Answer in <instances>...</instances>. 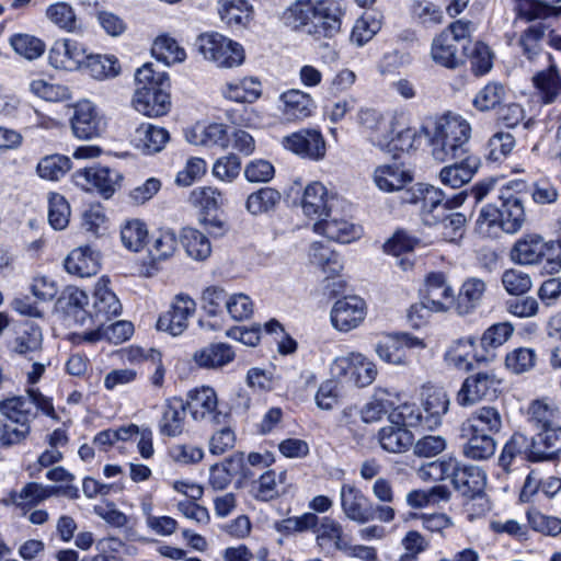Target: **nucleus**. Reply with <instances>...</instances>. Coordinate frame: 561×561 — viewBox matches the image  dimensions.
I'll return each mask as SVG.
<instances>
[{
  "instance_id": "25",
  "label": "nucleus",
  "mask_w": 561,
  "mask_h": 561,
  "mask_svg": "<svg viewBox=\"0 0 561 561\" xmlns=\"http://www.w3.org/2000/svg\"><path fill=\"white\" fill-rule=\"evenodd\" d=\"M530 440L533 445L531 462L553 460L561 451V426L554 425L545 428Z\"/></svg>"
},
{
  "instance_id": "49",
  "label": "nucleus",
  "mask_w": 561,
  "mask_h": 561,
  "mask_svg": "<svg viewBox=\"0 0 561 561\" xmlns=\"http://www.w3.org/2000/svg\"><path fill=\"white\" fill-rule=\"evenodd\" d=\"M547 31L546 24L538 22L529 25L523 31L518 38V46L522 54L529 60L534 61L542 51L541 41Z\"/></svg>"
},
{
  "instance_id": "27",
  "label": "nucleus",
  "mask_w": 561,
  "mask_h": 561,
  "mask_svg": "<svg viewBox=\"0 0 561 561\" xmlns=\"http://www.w3.org/2000/svg\"><path fill=\"white\" fill-rule=\"evenodd\" d=\"M503 421L499 410L494 407H481L471 413L462 423L461 431L482 433L493 436L502 430Z\"/></svg>"
},
{
  "instance_id": "62",
  "label": "nucleus",
  "mask_w": 561,
  "mask_h": 561,
  "mask_svg": "<svg viewBox=\"0 0 561 561\" xmlns=\"http://www.w3.org/2000/svg\"><path fill=\"white\" fill-rule=\"evenodd\" d=\"M391 424L400 425L404 428L414 427L424 424V414L414 403H402L396 407L389 414Z\"/></svg>"
},
{
  "instance_id": "37",
  "label": "nucleus",
  "mask_w": 561,
  "mask_h": 561,
  "mask_svg": "<svg viewBox=\"0 0 561 561\" xmlns=\"http://www.w3.org/2000/svg\"><path fill=\"white\" fill-rule=\"evenodd\" d=\"M459 159L460 162L444 167L439 173L442 183L453 188H458L468 183L479 167V159L474 156Z\"/></svg>"
},
{
  "instance_id": "16",
  "label": "nucleus",
  "mask_w": 561,
  "mask_h": 561,
  "mask_svg": "<svg viewBox=\"0 0 561 561\" xmlns=\"http://www.w3.org/2000/svg\"><path fill=\"white\" fill-rule=\"evenodd\" d=\"M366 304L357 296L339 299L331 310V321L335 329L348 332L365 319Z\"/></svg>"
},
{
  "instance_id": "28",
  "label": "nucleus",
  "mask_w": 561,
  "mask_h": 561,
  "mask_svg": "<svg viewBox=\"0 0 561 561\" xmlns=\"http://www.w3.org/2000/svg\"><path fill=\"white\" fill-rule=\"evenodd\" d=\"M435 312L446 311L455 302L454 290L443 273H431L426 278V295L423 298Z\"/></svg>"
},
{
  "instance_id": "23",
  "label": "nucleus",
  "mask_w": 561,
  "mask_h": 561,
  "mask_svg": "<svg viewBox=\"0 0 561 561\" xmlns=\"http://www.w3.org/2000/svg\"><path fill=\"white\" fill-rule=\"evenodd\" d=\"M313 230L325 236L328 239L350 243L358 239L362 234V228L345 219L336 216V210L331 216L320 219L313 225Z\"/></svg>"
},
{
  "instance_id": "33",
  "label": "nucleus",
  "mask_w": 561,
  "mask_h": 561,
  "mask_svg": "<svg viewBox=\"0 0 561 561\" xmlns=\"http://www.w3.org/2000/svg\"><path fill=\"white\" fill-rule=\"evenodd\" d=\"M186 415V405L181 398L168 399L163 405L162 416L159 421L160 433L164 436L175 437L183 433Z\"/></svg>"
},
{
  "instance_id": "54",
  "label": "nucleus",
  "mask_w": 561,
  "mask_h": 561,
  "mask_svg": "<svg viewBox=\"0 0 561 561\" xmlns=\"http://www.w3.org/2000/svg\"><path fill=\"white\" fill-rule=\"evenodd\" d=\"M313 14V1L298 0L285 10L283 21L287 26L298 30L308 24L312 25Z\"/></svg>"
},
{
  "instance_id": "60",
  "label": "nucleus",
  "mask_w": 561,
  "mask_h": 561,
  "mask_svg": "<svg viewBox=\"0 0 561 561\" xmlns=\"http://www.w3.org/2000/svg\"><path fill=\"white\" fill-rule=\"evenodd\" d=\"M14 51L26 59H36L45 50V44L37 37L28 34H15L10 38Z\"/></svg>"
},
{
  "instance_id": "56",
  "label": "nucleus",
  "mask_w": 561,
  "mask_h": 561,
  "mask_svg": "<svg viewBox=\"0 0 561 561\" xmlns=\"http://www.w3.org/2000/svg\"><path fill=\"white\" fill-rule=\"evenodd\" d=\"M438 228L442 237L449 242H457L462 238L466 226V216L460 213L446 211L442 218L433 224Z\"/></svg>"
},
{
  "instance_id": "7",
  "label": "nucleus",
  "mask_w": 561,
  "mask_h": 561,
  "mask_svg": "<svg viewBox=\"0 0 561 561\" xmlns=\"http://www.w3.org/2000/svg\"><path fill=\"white\" fill-rule=\"evenodd\" d=\"M334 377L348 376L356 387L364 388L374 382L378 370L374 362L360 353H351L347 356L336 357L331 365Z\"/></svg>"
},
{
  "instance_id": "29",
  "label": "nucleus",
  "mask_w": 561,
  "mask_h": 561,
  "mask_svg": "<svg viewBox=\"0 0 561 561\" xmlns=\"http://www.w3.org/2000/svg\"><path fill=\"white\" fill-rule=\"evenodd\" d=\"M65 268L68 273L80 277L95 275L100 268V253L90 245L79 247L66 257Z\"/></svg>"
},
{
  "instance_id": "36",
  "label": "nucleus",
  "mask_w": 561,
  "mask_h": 561,
  "mask_svg": "<svg viewBox=\"0 0 561 561\" xmlns=\"http://www.w3.org/2000/svg\"><path fill=\"white\" fill-rule=\"evenodd\" d=\"M486 290V284L478 277L467 278L459 290L456 299V310L460 316L472 313L481 306Z\"/></svg>"
},
{
  "instance_id": "64",
  "label": "nucleus",
  "mask_w": 561,
  "mask_h": 561,
  "mask_svg": "<svg viewBox=\"0 0 561 561\" xmlns=\"http://www.w3.org/2000/svg\"><path fill=\"white\" fill-rule=\"evenodd\" d=\"M501 280L505 290L515 296L526 294L533 286L529 274L516 268L504 271Z\"/></svg>"
},
{
  "instance_id": "35",
  "label": "nucleus",
  "mask_w": 561,
  "mask_h": 561,
  "mask_svg": "<svg viewBox=\"0 0 561 561\" xmlns=\"http://www.w3.org/2000/svg\"><path fill=\"white\" fill-rule=\"evenodd\" d=\"M533 445L530 438L517 432L505 443L499 457V466L505 472L512 471V465L515 460L522 459L530 461Z\"/></svg>"
},
{
  "instance_id": "6",
  "label": "nucleus",
  "mask_w": 561,
  "mask_h": 561,
  "mask_svg": "<svg viewBox=\"0 0 561 561\" xmlns=\"http://www.w3.org/2000/svg\"><path fill=\"white\" fill-rule=\"evenodd\" d=\"M196 45L205 59L218 67L232 68L244 60L242 46L219 33H206L198 36Z\"/></svg>"
},
{
  "instance_id": "19",
  "label": "nucleus",
  "mask_w": 561,
  "mask_h": 561,
  "mask_svg": "<svg viewBox=\"0 0 561 561\" xmlns=\"http://www.w3.org/2000/svg\"><path fill=\"white\" fill-rule=\"evenodd\" d=\"M87 51L72 39L56 41L49 49V64L56 69L72 71L85 62Z\"/></svg>"
},
{
  "instance_id": "13",
  "label": "nucleus",
  "mask_w": 561,
  "mask_h": 561,
  "mask_svg": "<svg viewBox=\"0 0 561 561\" xmlns=\"http://www.w3.org/2000/svg\"><path fill=\"white\" fill-rule=\"evenodd\" d=\"M339 203L336 195L330 193L321 182H312L304 191L301 208L306 216L323 219L335 211Z\"/></svg>"
},
{
  "instance_id": "31",
  "label": "nucleus",
  "mask_w": 561,
  "mask_h": 561,
  "mask_svg": "<svg viewBox=\"0 0 561 561\" xmlns=\"http://www.w3.org/2000/svg\"><path fill=\"white\" fill-rule=\"evenodd\" d=\"M309 262L318 268L325 278L337 276L344 265L341 255L322 242H313L309 249Z\"/></svg>"
},
{
  "instance_id": "38",
  "label": "nucleus",
  "mask_w": 561,
  "mask_h": 561,
  "mask_svg": "<svg viewBox=\"0 0 561 561\" xmlns=\"http://www.w3.org/2000/svg\"><path fill=\"white\" fill-rule=\"evenodd\" d=\"M43 334L38 325L26 322L11 343V351L33 359L42 351Z\"/></svg>"
},
{
  "instance_id": "11",
  "label": "nucleus",
  "mask_w": 561,
  "mask_h": 561,
  "mask_svg": "<svg viewBox=\"0 0 561 561\" xmlns=\"http://www.w3.org/2000/svg\"><path fill=\"white\" fill-rule=\"evenodd\" d=\"M185 405L195 421L220 424L227 417L226 413L218 410L217 394L210 387H202L190 391Z\"/></svg>"
},
{
  "instance_id": "45",
  "label": "nucleus",
  "mask_w": 561,
  "mask_h": 561,
  "mask_svg": "<svg viewBox=\"0 0 561 561\" xmlns=\"http://www.w3.org/2000/svg\"><path fill=\"white\" fill-rule=\"evenodd\" d=\"M195 363L205 368L222 367L234 358V352L226 343H213L197 352L193 356Z\"/></svg>"
},
{
  "instance_id": "39",
  "label": "nucleus",
  "mask_w": 561,
  "mask_h": 561,
  "mask_svg": "<svg viewBox=\"0 0 561 561\" xmlns=\"http://www.w3.org/2000/svg\"><path fill=\"white\" fill-rule=\"evenodd\" d=\"M317 545L325 550L328 547L333 546L336 550L346 551L348 542L345 540L343 527L336 519L324 516L316 530Z\"/></svg>"
},
{
  "instance_id": "50",
  "label": "nucleus",
  "mask_w": 561,
  "mask_h": 561,
  "mask_svg": "<svg viewBox=\"0 0 561 561\" xmlns=\"http://www.w3.org/2000/svg\"><path fill=\"white\" fill-rule=\"evenodd\" d=\"M375 352L381 360L388 364L400 366L409 364L408 355L402 350L397 334H388L378 340L375 344Z\"/></svg>"
},
{
  "instance_id": "59",
  "label": "nucleus",
  "mask_w": 561,
  "mask_h": 561,
  "mask_svg": "<svg viewBox=\"0 0 561 561\" xmlns=\"http://www.w3.org/2000/svg\"><path fill=\"white\" fill-rule=\"evenodd\" d=\"M148 231L146 225L138 220H128L121 230V239L124 247L130 251H140L146 242Z\"/></svg>"
},
{
  "instance_id": "57",
  "label": "nucleus",
  "mask_w": 561,
  "mask_h": 561,
  "mask_svg": "<svg viewBox=\"0 0 561 561\" xmlns=\"http://www.w3.org/2000/svg\"><path fill=\"white\" fill-rule=\"evenodd\" d=\"M84 64L90 75L98 80L116 77L121 70L114 56L87 55Z\"/></svg>"
},
{
  "instance_id": "53",
  "label": "nucleus",
  "mask_w": 561,
  "mask_h": 561,
  "mask_svg": "<svg viewBox=\"0 0 561 561\" xmlns=\"http://www.w3.org/2000/svg\"><path fill=\"white\" fill-rule=\"evenodd\" d=\"M506 98V89L500 82H489L474 96L473 106L481 111L488 112L499 108Z\"/></svg>"
},
{
  "instance_id": "32",
  "label": "nucleus",
  "mask_w": 561,
  "mask_h": 561,
  "mask_svg": "<svg viewBox=\"0 0 561 561\" xmlns=\"http://www.w3.org/2000/svg\"><path fill=\"white\" fill-rule=\"evenodd\" d=\"M283 115L287 121H302L312 115L316 104L310 94L291 89L280 94Z\"/></svg>"
},
{
  "instance_id": "20",
  "label": "nucleus",
  "mask_w": 561,
  "mask_h": 561,
  "mask_svg": "<svg viewBox=\"0 0 561 561\" xmlns=\"http://www.w3.org/2000/svg\"><path fill=\"white\" fill-rule=\"evenodd\" d=\"M549 65L547 69L537 71L531 82L535 94L545 104L554 103L561 95V72L551 54H547Z\"/></svg>"
},
{
  "instance_id": "3",
  "label": "nucleus",
  "mask_w": 561,
  "mask_h": 561,
  "mask_svg": "<svg viewBox=\"0 0 561 561\" xmlns=\"http://www.w3.org/2000/svg\"><path fill=\"white\" fill-rule=\"evenodd\" d=\"M510 259L518 265H537L545 261V271L557 273L561 268V241H545L539 234H526L514 243Z\"/></svg>"
},
{
  "instance_id": "51",
  "label": "nucleus",
  "mask_w": 561,
  "mask_h": 561,
  "mask_svg": "<svg viewBox=\"0 0 561 561\" xmlns=\"http://www.w3.org/2000/svg\"><path fill=\"white\" fill-rule=\"evenodd\" d=\"M152 55L157 60L162 61L164 65L170 66L175 62H182L186 58V54L178 42L168 36H158L151 48Z\"/></svg>"
},
{
  "instance_id": "30",
  "label": "nucleus",
  "mask_w": 561,
  "mask_h": 561,
  "mask_svg": "<svg viewBox=\"0 0 561 561\" xmlns=\"http://www.w3.org/2000/svg\"><path fill=\"white\" fill-rule=\"evenodd\" d=\"M169 131L152 124H141L136 128L131 144L145 154L160 152L169 141Z\"/></svg>"
},
{
  "instance_id": "22",
  "label": "nucleus",
  "mask_w": 561,
  "mask_h": 561,
  "mask_svg": "<svg viewBox=\"0 0 561 561\" xmlns=\"http://www.w3.org/2000/svg\"><path fill=\"white\" fill-rule=\"evenodd\" d=\"M341 508L350 520L366 524L371 520L370 502L353 484L344 483L340 491Z\"/></svg>"
},
{
  "instance_id": "1",
  "label": "nucleus",
  "mask_w": 561,
  "mask_h": 561,
  "mask_svg": "<svg viewBox=\"0 0 561 561\" xmlns=\"http://www.w3.org/2000/svg\"><path fill=\"white\" fill-rule=\"evenodd\" d=\"M430 137L432 156L439 162L468 157L471 127L459 116H442L433 122V128H424Z\"/></svg>"
},
{
  "instance_id": "8",
  "label": "nucleus",
  "mask_w": 561,
  "mask_h": 561,
  "mask_svg": "<svg viewBox=\"0 0 561 561\" xmlns=\"http://www.w3.org/2000/svg\"><path fill=\"white\" fill-rule=\"evenodd\" d=\"M75 182L85 191L96 190L104 198H110L121 186L122 174L108 167L92 165L78 170Z\"/></svg>"
},
{
  "instance_id": "14",
  "label": "nucleus",
  "mask_w": 561,
  "mask_h": 561,
  "mask_svg": "<svg viewBox=\"0 0 561 561\" xmlns=\"http://www.w3.org/2000/svg\"><path fill=\"white\" fill-rule=\"evenodd\" d=\"M284 146L294 153L310 160H321L325 156V141L318 129L306 128L284 137Z\"/></svg>"
},
{
  "instance_id": "10",
  "label": "nucleus",
  "mask_w": 561,
  "mask_h": 561,
  "mask_svg": "<svg viewBox=\"0 0 561 561\" xmlns=\"http://www.w3.org/2000/svg\"><path fill=\"white\" fill-rule=\"evenodd\" d=\"M105 128L106 121L93 103L84 100L76 104L71 117V129L77 138L82 140L94 139L100 137Z\"/></svg>"
},
{
  "instance_id": "63",
  "label": "nucleus",
  "mask_w": 561,
  "mask_h": 561,
  "mask_svg": "<svg viewBox=\"0 0 561 561\" xmlns=\"http://www.w3.org/2000/svg\"><path fill=\"white\" fill-rule=\"evenodd\" d=\"M178 245L176 236L171 230H161L152 238L149 253L152 260H167L173 255Z\"/></svg>"
},
{
  "instance_id": "21",
  "label": "nucleus",
  "mask_w": 561,
  "mask_h": 561,
  "mask_svg": "<svg viewBox=\"0 0 561 561\" xmlns=\"http://www.w3.org/2000/svg\"><path fill=\"white\" fill-rule=\"evenodd\" d=\"M358 122L368 133L371 144L379 147L388 145V134H394L397 117L387 118L374 108H364L358 113Z\"/></svg>"
},
{
  "instance_id": "48",
  "label": "nucleus",
  "mask_w": 561,
  "mask_h": 561,
  "mask_svg": "<svg viewBox=\"0 0 561 561\" xmlns=\"http://www.w3.org/2000/svg\"><path fill=\"white\" fill-rule=\"evenodd\" d=\"M181 241L187 255L196 261L206 260L211 253V245L208 238L195 228H184Z\"/></svg>"
},
{
  "instance_id": "47",
  "label": "nucleus",
  "mask_w": 561,
  "mask_h": 561,
  "mask_svg": "<svg viewBox=\"0 0 561 561\" xmlns=\"http://www.w3.org/2000/svg\"><path fill=\"white\" fill-rule=\"evenodd\" d=\"M224 95L234 102L252 103L261 95V84L253 78L228 82Z\"/></svg>"
},
{
  "instance_id": "15",
  "label": "nucleus",
  "mask_w": 561,
  "mask_h": 561,
  "mask_svg": "<svg viewBox=\"0 0 561 561\" xmlns=\"http://www.w3.org/2000/svg\"><path fill=\"white\" fill-rule=\"evenodd\" d=\"M450 480L455 490L462 496L474 499L483 492L486 478L478 466L454 460Z\"/></svg>"
},
{
  "instance_id": "40",
  "label": "nucleus",
  "mask_w": 561,
  "mask_h": 561,
  "mask_svg": "<svg viewBox=\"0 0 561 561\" xmlns=\"http://www.w3.org/2000/svg\"><path fill=\"white\" fill-rule=\"evenodd\" d=\"M561 0H516L517 16L526 22L549 16H560Z\"/></svg>"
},
{
  "instance_id": "43",
  "label": "nucleus",
  "mask_w": 561,
  "mask_h": 561,
  "mask_svg": "<svg viewBox=\"0 0 561 561\" xmlns=\"http://www.w3.org/2000/svg\"><path fill=\"white\" fill-rule=\"evenodd\" d=\"M458 44L449 33H440L432 44L433 59L447 68H457L462 62L463 51L459 54Z\"/></svg>"
},
{
  "instance_id": "34",
  "label": "nucleus",
  "mask_w": 561,
  "mask_h": 561,
  "mask_svg": "<svg viewBox=\"0 0 561 561\" xmlns=\"http://www.w3.org/2000/svg\"><path fill=\"white\" fill-rule=\"evenodd\" d=\"M87 305L88 296L83 290L77 287H68L58 298L56 307L58 310L62 311L69 320L83 325L88 319V312L84 309Z\"/></svg>"
},
{
  "instance_id": "2",
  "label": "nucleus",
  "mask_w": 561,
  "mask_h": 561,
  "mask_svg": "<svg viewBox=\"0 0 561 561\" xmlns=\"http://www.w3.org/2000/svg\"><path fill=\"white\" fill-rule=\"evenodd\" d=\"M137 84L133 105L139 113L158 117L165 115L171 106L170 95L165 91L169 78L165 72H157L151 64H145L135 73Z\"/></svg>"
},
{
  "instance_id": "18",
  "label": "nucleus",
  "mask_w": 561,
  "mask_h": 561,
  "mask_svg": "<svg viewBox=\"0 0 561 561\" xmlns=\"http://www.w3.org/2000/svg\"><path fill=\"white\" fill-rule=\"evenodd\" d=\"M108 284L110 280L102 277L94 289V312L90 318L99 327H104L107 321L122 312V305L116 295L108 288Z\"/></svg>"
},
{
  "instance_id": "9",
  "label": "nucleus",
  "mask_w": 561,
  "mask_h": 561,
  "mask_svg": "<svg viewBox=\"0 0 561 561\" xmlns=\"http://www.w3.org/2000/svg\"><path fill=\"white\" fill-rule=\"evenodd\" d=\"M501 379L493 370L479 371L468 376L457 393V402L460 405L472 404L481 399L496 397L500 390Z\"/></svg>"
},
{
  "instance_id": "26",
  "label": "nucleus",
  "mask_w": 561,
  "mask_h": 561,
  "mask_svg": "<svg viewBox=\"0 0 561 561\" xmlns=\"http://www.w3.org/2000/svg\"><path fill=\"white\" fill-rule=\"evenodd\" d=\"M499 198L501 201L502 231L516 233L525 222L523 202L512 193L511 188L503 190Z\"/></svg>"
},
{
  "instance_id": "61",
  "label": "nucleus",
  "mask_w": 561,
  "mask_h": 561,
  "mask_svg": "<svg viewBox=\"0 0 561 561\" xmlns=\"http://www.w3.org/2000/svg\"><path fill=\"white\" fill-rule=\"evenodd\" d=\"M222 21L229 25H243L250 19V8L244 0H225L219 9Z\"/></svg>"
},
{
  "instance_id": "17",
  "label": "nucleus",
  "mask_w": 561,
  "mask_h": 561,
  "mask_svg": "<svg viewBox=\"0 0 561 561\" xmlns=\"http://www.w3.org/2000/svg\"><path fill=\"white\" fill-rule=\"evenodd\" d=\"M313 33H323L325 37H332L341 28L343 15L342 2L340 0H319L313 2ZM312 33L311 30H308Z\"/></svg>"
},
{
  "instance_id": "46",
  "label": "nucleus",
  "mask_w": 561,
  "mask_h": 561,
  "mask_svg": "<svg viewBox=\"0 0 561 561\" xmlns=\"http://www.w3.org/2000/svg\"><path fill=\"white\" fill-rule=\"evenodd\" d=\"M380 446L389 453H403L413 445V434L400 425L385 426L378 434Z\"/></svg>"
},
{
  "instance_id": "58",
  "label": "nucleus",
  "mask_w": 561,
  "mask_h": 561,
  "mask_svg": "<svg viewBox=\"0 0 561 561\" xmlns=\"http://www.w3.org/2000/svg\"><path fill=\"white\" fill-rule=\"evenodd\" d=\"M70 159L66 156H47L38 162L37 173L43 179L57 181L70 170Z\"/></svg>"
},
{
  "instance_id": "5",
  "label": "nucleus",
  "mask_w": 561,
  "mask_h": 561,
  "mask_svg": "<svg viewBox=\"0 0 561 561\" xmlns=\"http://www.w3.org/2000/svg\"><path fill=\"white\" fill-rule=\"evenodd\" d=\"M402 199L407 203L420 204L423 222L425 225H433L451 207L462 205L466 199V193L460 192L453 199L444 202V194L439 188L432 185L417 184L407 191V196L402 197Z\"/></svg>"
},
{
  "instance_id": "4",
  "label": "nucleus",
  "mask_w": 561,
  "mask_h": 561,
  "mask_svg": "<svg viewBox=\"0 0 561 561\" xmlns=\"http://www.w3.org/2000/svg\"><path fill=\"white\" fill-rule=\"evenodd\" d=\"M38 411L51 419H57L50 398L36 388L27 389L25 396H13L0 401V413L3 417L24 426H31Z\"/></svg>"
},
{
  "instance_id": "12",
  "label": "nucleus",
  "mask_w": 561,
  "mask_h": 561,
  "mask_svg": "<svg viewBox=\"0 0 561 561\" xmlns=\"http://www.w3.org/2000/svg\"><path fill=\"white\" fill-rule=\"evenodd\" d=\"M196 310V302L186 294L175 296L170 309L157 321V329L173 336L182 334L188 324V319Z\"/></svg>"
},
{
  "instance_id": "41",
  "label": "nucleus",
  "mask_w": 561,
  "mask_h": 561,
  "mask_svg": "<svg viewBox=\"0 0 561 561\" xmlns=\"http://www.w3.org/2000/svg\"><path fill=\"white\" fill-rule=\"evenodd\" d=\"M243 468V453H234L209 469V484L214 490H224Z\"/></svg>"
},
{
  "instance_id": "42",
  "label": "nucleus",
  "mask_w": 561,
  "mask_h": 561,
  "mask_svg": "<svg viewBox=\"0 0 561 561\" xmlns=\"http://www.w3.org/2000/svg\"><path fill=\"white\" fill-rule=\"evenodd\" d=\"M374 180L376 185L386 192L402 190L405 184L412 182V174L401 165L385 164L375 170Z\"/></svg>"
},
{
  "instance_id": "55",
  "label": "nucleus",
  "mask_w": 561,
  "mask_h": 561,
  "mask_svg": "<svg viewBox=\"0 0 561 561\" xmlns=\"http://www.w3.org/2000/svg\"><path fill=\"white\" fill-rule=\"evenodd\" d=\"M279 201L278 191L272 187H262L248 196L245 207L252 215H260L274 209Z\"/></svg>"
},
{
  "instance_id": "44",
  "label": "nucleus",
  "mask_w": 561,
  "mask_h": 561,
  "mask_svg": "<svg viewBox=\"0 0 561 561\" xmlns=\"http://www.w3.org/2000/svg\"><path fill=\"white\" fill-rule=\"evenodd\" d=\"M462 438H466L462 450L467 458L484 460L492 457L496 449L493 436L482 433H469L461 431Z\"/></svg>"
},
{
  "instance_id": "52",
  "label": "nucleus",
  "mask_w": 561,
  "mask_h": 561,
  "mask_svg": "<svg viewBox=\"0 0 561 561\" xmlns=\"http://www.w3.org/2000/svg\"><path fill=\"white\" fill-rule=\"evenodd\" d=\"M190 203L199 208V215L215 213L224 205V196L214 187H196L190 193Z\"/></svg>"
},
{
  "instance_id": "24",
  "label": "nucleus",
  "mask_w": 561,
  "mask_h": 561,
  "mask_svg": "<svg viewBox=\"0 0 561 561\" xmlns=\"http://www.w3.org/2000/svg\"><path fill=\"white\" fill-rule=\"evenodd\" d=\"M422 398L424 426L433 430L442 424V419L449 408V398L443 388L434 386L424 387Z\"/></svg>"
}]
</instances>
